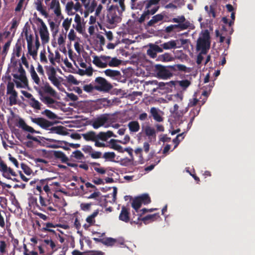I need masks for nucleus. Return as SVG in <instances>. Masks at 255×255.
<instances>
[{
    "instance_id": "1",
    "label": "nucleus",
    "mask_w": 255,
    "mask_h": 255,
    "mask_svg": "<svg viewBox=\"0 0 255 255\" xmlns=\"http://www.w3.org/2000/svg\"><path fill=\"white\" fill-rule=\"evenodd\" d=\"M29 72L34 84L33 88L38 93L40 100L48 107L56 109L59 103L53 98H59L57 92L48 82H42L33 65H31Z\"/></svg>"
},
{
    "instance_id": "2",
    "label": "nucleus",
    "mask_w": 255,
    "mask_h": 255,
    "mask_svg": "<svg viewBox=\"0 0 255 255\" xmlns=\"http://www.w3.org/2000/svg\"><path fill=\"white\" fill-rule=\"evenodd\" d=\"M21 62L11 59V62L8 67V71L13 77V81L15 84L16 87L18 89H26L28 86V79L26 71L22 67L24 65L26 68L30 69L27 58L23 54L21 57Z\"/></svg>"
},
{
    "instance_id": "3",
    "label": "nucleus",
    "mask_w": 255,
    "mask_h": 255,
    "mask_svg": "<svg viewBox=\"0 0 255 255\" xmlns=\"http://www.w3.org/2000/svg\"><path fill=\"white\" fill-rule=\"evenodd\" d=\"M112 0H102L101 1L103 3L107 4V9L109 11V13L107 14L106 19L104 20L103 23H100L97 22V24H92L88 28V32L92 35L94 34L96 30H98V26H99L101 29L105 31V33L109 40L112 39V16L111 11L112 10V5L110 4Z\"/></svg>"
},
{
    "instance_id": "4",
    "label": "nucleus",
    "mask_w": 255,
    "mask_h": 255,
    "mask_svg": "<svg viewBox=\"0 0 255 255\" xmlns=\"http://www.w3.org/2000/svg\"><path fill=\"white\" fill-rule=\"evenodd\" d=\"M210 36L208 30H204L197 41L196 49L206 54L210 48Z\"/></svg>"
},
{
    "instance_id": "5",
    "label": "nucleus",
    "mask_w": 255,
    "mask_h": 255,
    "mask_svg": "<svg viewBox=\"0 0 255 255\" xmlns=\"http://www.w3.org/2000/svg\"><path fill=\"white\" fill-rule=\"evenodd\" d=\"M112 124V117L110 115L104 114L91 121V125L95 129L101 127H109Z\"/></svg>"
},
{
    "instance_id": "6",
    "label": "nucleus",
    "mask_w": 255,
    "mask_h": 255,
    "mask_svg": "<svg viewBox=\"0 0 255 255\" xmlns=\"http://www.w3.org/2000/svg\"><path fill=\"white\" fill-rule=\"evenodd\" d=\"M14 82H8L6 86V95L9 105L13 106L17 103L18 94L14 89Z\"/></svg>"
},
{
    "instance_id": "7",
    "label": "nucleus",
    "mask_w": 255,
    "mask_h": 255,
    "mask_svg": "<svg viewBox=\"0 0 255 255\" xmlns=\"http://www.w3.org/2000/svg\"><path fill=\"white\" fill-rule=\"evenodd\" d=\"M155 72L157 76L162 79H167L173 76V73L169 66H164L160 64L155 66Z\"/></svg>"
},
{
    "instance_id": "8",
    "label": "nucleus",
    "mask_w": 255,
    "mask_h": 255,
    "mask_svg": "<svg viewBox=\"0 0 255 255\" xmlns=\"http://www.w3.org/2000/svg\"><path fill=\"white\" fill-rule=\"evenodd\" d=\"M65 10L69 16L75 15L78 11L82 14V5L80 2L74 3L73 1L70 0L66 3Z\"/></svg>"
},
{
    "instance_id": "9",
    "label": "nucleus",
    "mask_w": 255,
    "mask_h": 255,
    "mask_svg": "<svg viewBox=\"0 0 255 255\" xmlns=\"http://www.w3.org/2000/svg\"><path fill=\"white\" fill-rule=\"evenodd\" d=\"M151 202L150 198L148 194H143L135 197L132 201L131 207L135 211L138 212L142 204H148Z\"/></svg>"
},
{
    "instance_id": "10",
    "label": "nucleus",
    "mask_w": 255,
    "mask_h": 255,
    "mask_svg": "<svg viewBox=\"0 0 255 255\" xmlns=\"http://www.w3.org/2000/svg\"><path fill=\"white\" fill-rule=\"evenodd\" d=\"M36 20L39 23L38 28L41 42L43 44L47 43L49 41V33L47 27L40 18H37Z\"/></svg>"
},
{
    "instance_id": "11",
    "label": "nucleus",
    "mask_w": 255,
    "mask_h": 255,
    "mask_svg": "<svg viewBox=\"0 0 255 255\" xmlns=\"http://www.w3.org/2000/svg\"><path fill=\"white\" fill-rule=\"evenodd\" d=\"M35 194L39 195V204L42 207H46L51 204V196H45L42 190V186H36Z\"/></svg>"
},
{
    "instance_id": "12",
    "label": "nucleus",
    "mask_w": 255,
    "mask_h": 255,
    "mask_svg": "<svg viewBox=\"0 0 255 255\" xmlns=\"http://www.w3.org/2000/svg\"><path fill=\"white\" fill-rule=\"evenodd\" d=\"M160 0H145L140 1L138 2H136L131 4V8L132 9L141 10L144 5L145 9L150 8L152 6H158Z\"/></svg>"
},
{
    "instance_id": "13",
    "label": "nucleus",
    "mask_w": 255,
    "mask_h": 255,
    "mask_svg": "<svg viewBox=\"0 0 255 255\" xmlns=\"http://www.w3.org/2000/svg\"><path fill=\"white\" fill-rule=\"evenodd\" d=\"M57 33H53V37L55 43L58 47L61 49V51L64 52H66V49L65 47V43L67 37V33L64 30L60 31L58 34Z\"/></svg>"
},
{
    "instance_id": "14",
    "label": "nucleus",
    "mask_w": 255,
    "mask_h": 255,
    "mask_svg": "<svg viewBox=\"0 0 255 255\" xmlns=\"http://www.w3.org/2000/svg\"><path fill=\"white\" fill-rule=\"evenodd\" d=\"M93 63L99 68H104L108 65L112 66V59L110 56H94Z\"/></svg>"
},
{
    "instance_id": "15",
    "label": "nucleus",
    "mask_w": 255,
    "mask_h": 255,
    "mask_svg": "<svg viewBox=\"0 0 255 255\" xmlns=\"http://www.w3.org/2000/svg\"><path fill=\"white\" fill-rule=\"evenodd\" d=\"M46 4L49 12H52L58 18L62 16L61 8L59 0H51Z\"/></svg>"
},
{
    "instance_id": "16",
    "label": "nucleus",
    "mask_w": 255,
    "mask_h": 255,
    "mask_svg": "<svg viewBox=\"0 0 255 255\" xmlns=\"http://www.w3.org/2000/svg\"><path fill=\"white\" fill-rule=\"evenodd\" d=\"M74 24H73V29H74L80 34H83L85 30L86 22L79 14L74 15Z\"/></svg>"
},
{
    "instance_id": "17",
    "label": "nucleus",
    "mask_w": 255,
    "mask_h": 255,
    "mask_svg": "<svg viewBox=\"0 0 255 255\" xmlns=\"http://www.w3.org/2000/svg\"><path fill=\"white\" fill-rule=\"evenodd\" d=\"M95 89L99 91L107 92L111 88V85L105 79L99 77L95 79Z\"/></svg>"
},
{
    "instance_id": "18",
    "label": "nucleus",
    "mask_w": 255,
    "mask_h": 255,
    "mask_svg": "<svg viewBox=\"0 0 255 255\" xmlns=\"http://www.w3.org/2000/svg\"><path fill=\"white\" fill-rule=\"evenodd\" d=\"M0 172L2 176L7 179H11V176H16V172L10 167L7 165L3 161L0 164Z\"/></svg>"
},
{
    "instance_id": "19",
    "label": "nucleus",
    "mask_w": 255,
    "mask_h": 255,
    "mask_svg": "<svg viewBox=\"0 0 255 255\" xmlns=\"http://www.w3.org/2000/svg\"><path fill=\"white\" fill-rule=\"evenodd\" d=\"M125 0H119V5L118 3L116 5L113 4V13L114 12L116 14V11L118 12V14L121 15L123 11L125 9V6L124 4ZM121 20V18L119 16H114L113 15V24L114 22H119Z\"/></svg>"
},
{
    "instance_id": "20",
    "label": "nucleus",
    "mask_w": 255,
    "mask_h": 255,
    "mask_svg": "<svg viewBox=\"0 0 255 255\" xmlns=\"http://www.w3.org/2000/svg\"><path fill=\"white\" fill-rule=\"evenodd\" d=\"M168 22H172L177 23V24H180L184 26L180 28V30H185L190 27L191 23L189 21L186 19L185 16L183 15L178 16L177 17L173 18L167 21Z\"/></svg>"
},
{
    "instance_id": "21",
    "label": "nucleus",
    "mask_w": 255,
    "mask_h": 255,
    "mask_svg": "<svg viewBox=\"0 0 255 255\" xmlns=\"http://www.w3.org/2000/svg\"><path fill=\"white\" fill-rule=\"evenodd\" d=\"M40 46V43L38 39L34 43L27 45V57L28 55L32 57L34 60H36L37 57V52Z\"/></svg>"
},
{
    "instance_id": "22",
    "label": "nucleus",
    "mask_w": 255,
    "mask_h": 255,
    "mask_svg": "<svg viewBox=\"0 0 255 255\" xmlns=\"http://www.w3.org/2000/svg\"><path fill=\"white\" fill-rule=\"evenodd\" d=\"M149 48L147 49L146 53L151 58H155L157 56V53L162 52V50L160 46L156 44L149 43L148 44Z\"/></svg>"
},
{
    "instance_id": "23",
    "label": "nucleus",
    "mask_w": 255,
    "mask_h": 255,
    "mask_svg": "<svg viewBox=\"0 0 255 255\" xmlns=\"http://www.w3.org/2000/svg\"><path fill=\"white\" fill-rule=\"evenodd\" d=\"M94 235H97V237L93 238V240L97 242H102L107 245H111L112 244V238H106L105 233H100L97 232H93Z\"/></svg>"
},
{
    "instance_id": "24",
    "label": "nucleus",
    "mask_w": 255,
    "mask_h": 255,
    "mask_svg": "<svg viewBox=\"0 0 255 255\" xmlns=\"http://www.w3.org/2000/svg\"><path fill=\"white\" fill-rule=\"evenodd\" d=\"M159 8V6H154L151 9H146L139 18L138 21L140 23H142L146 18H149V15L154 14L158 10Z\"/></svg>"
},
{
    "instance_id": "25",
    "label": "nucleus",
    "mask_w": 255,
    "mask_h": 255,
    "mask_svg": "<svg viewBox=\"0 0 255 255\" xmlns=\"http://www.w3.org/2000/svg\"><path fill=\"white\" fill-rule=\"evenodd\" d=\"M43 0H35L34 5L36 9L45 18L49 16L46 7L43 4Z\"/></svg>"
},
{
    "instance_id": "26",
    "label": "nucleus",
    "mask_w": 255,
    "mask_h": 255,
    "mask_svg": "<svg viewBox=\"0 0 255 255\" xmlns=\"http://www.w3.org/2000/svg\"><path fill=\"white\" fill-rule=\"evenodd\" d=\"M50 180V178H47L46 179H42L40 181L39 184L36 185L42 186V190L43 192H45L47 196H51V194L53 192V188L52 187H50L49 185L45 183V182Z\"/></svg>"
},
{
    "instance_id": "27",
    "label": "nucleus",
    "mask_w": 255,
    "mask_h": 255,
    "mask_svg": "<svg viewBox=\"0 0 255 255\" xmlns=\"http://www.w3.org/2000/svg\"><path fill=\"white\" fill-rule=\"evenodd\" d=\"M162 112L158 108L152 107L150 110V118L152 117L153 119L157 122H162L163 121V118L161 115Z\"/></svg>"
},
{
    "instance_id": "28",
    "label": "nucleus",
    "mask_w": 255,
    "mask_h": 255,
    "mask_svg": "<svg viewBox=\"0 0 255 255\" xmlns=\"http://www.w3.org/2000/svg\"><path fill=\"white\" fill-rule=\"evenodd\" d=\"M17 126L25 131L30 133H40L39 131L35 130L33 128L27 125L22 119H19Z\"/></svg>"
},
{
    "instance_id": "29",
    "label": "nucleus",
    "mask_w": 255,
    "mask_h": 255,
    "mask_svg": "<svg viewBox=\"0 0 255 255\" xmlns=\"http://www.w3.org/2000/svg\"><path fill=\"white\" fill-rule=\"evenodd\" d=\"M220 6L216 3H212L210 5V9L208 14L210 17L215 18L220 14Z\"/></svg>"
},
{
    "instance_id": "30",
    "label": "nucleus",
    "mask_w": 255,
    "mask_h": 255,
    "mask_svg": "<svg viewBox=\"0 0 255 255\" xmlns=\"http://www.w3.org/2000/svg\"><path fill=\"white\" fill-rule=\"evenodd\" d=\"M178 40H171L168 42H165L162 44H160V47L162 51L164 50H170L172 49H175L179 48L180 46L177 45V42Z\"/></svg>"
},
{
    "instance_id": "31",
    "label": "nucleus",
    "mask_w": 255,
    "mask_h": 255,
    "mask_svg": "<svg viewBox=\"0 0 255 255\" xmlns=\"http://www.w3.org/2000/svg\"><path fill=\"white\" fill-rule=\"evenodd\" d=\"M119 219L120 220L126 223H128L130 221L129 212L128 208L125 206L122 207L121 213L119 215Z\"/></svg>"
},
{
    "instance_id": "32",
    "label": "nucleus",
    "mask_w": 255,
    "mask_h": 255,
    "mask_svg": "<svg viewBox=\"0 0 255 255\" xmlns=\"http://www.w3.org/2000/svg\"><path fill=\"white\" fill-rule=\"evenodd\" d=\"M183 26V25H181L180 24H170L164 27V29L163 30V31L164 33L167 34L176 33L181 31V30L180 29V28H182Z\"/></svg>"
},
{
    "instance_id": "33",
    "label": "nucleus",
    "mask_w": 255,
    "mask_h": 255,
    "mask_svg": "<svg viewBox=\"0 0 255 255\" xmlns=\"http://www.w3.org/2000/svg\"><path fill=\"white\" fill-rule=\"evenodd\" d=\"M164 18V14L162 13L157 14L152 17V18L147 22V26H152L158 22L161 21Z\"/></svg>"
},
{
    "instance_id": "34",
    "label": "nucleus",
    "mask_w": 255,
    "mask_h": 255,
    "mask_svg": "<svg viewBox=\"0 0 255 255\" xmlns=\"http://www.w3.org/2000/svg\"><path fill=\"white\" fill-rule=\"evenodd\" d=\"M148 212V209L146 208H143L141 210H138V212H136L137 213V219H136L135 221L134 219L133 220V221L135 222V224L139 225V226H141L142 224V222H141V216L144 215L145 213Z\"/></svg>"
},
{
    "instance_id": "35",
    "label": "nucleus",
    "mask_w": 255,
    "mask_h": 255,
    "mask_svg": "<svg viewBox=\"0 0 255 255\" xmlns=\"http://www.w3.org/2000/svg\"><path fill=\"white\" fill-rule=\"evenodd\" d=\"M129 130L132 132H137L140 129V126L137 121H131L128 124Z\"/></svg>"
},
{
    "instance_id": "36",
    "label": "nucleus",
    "mask_w": 255,
    "mask_h": 255,
    "mask_svg": "<svg viewBox=\"0 0 255 255\" xmlns=\"http://www.w3.org/2000/svg\"><path fill=\"white\" fill-rule=\"evenodd\" d=\"M68 40L70 41H80V38L77 36L76 32L74 29H71L67 35Z\"/></svg>"
},
{
    "instance_id": "37",
    "label": "nucleus",
    "mask_w": 255,
    "mask_h": 255,
    "mask_svg": "<svg viewBox=\"0 0 255 255\" xmlns=\"http://www.w3.org/2000/svg\"><path fill=\"white\" fill-rule=\"evenodd\" d=\"M170 68L172 71V73L177 71L180 72H186L187 70V67L183 64H175L172 66H170Z\"/></svg>"
},
{
    "instance_id": "38",
    "label": "nucleus",
    "mask_w": 255,
    "mask_h": 255,
    "mask_svg": "<svg viewBox=\"0 0 255 255\" xmlns=\"http://www.w3.org/2000/svg\"><path fill=\"white\" fill-rule=\"evenodd\" d=\"M83 138L86 140L96 141L97 135L95 132L89 131L82 134Z\"/></svg>"
},
{
    "instance_id": "39",
    "label": "nucleus",
    "mask_w": 255,
    "mask_h": 255,
    "mask_svg": "<svg viewBox=\"0 0 255 255\" xmlns=\"http://www.w3.org/2000/svg\"><path fill=\"white\" fill-rule=\"evenodd\" d=\"M160 216L158 213H155L152 215H148L145 217L141 218V222H143L144 224H146L147 221H153L159 218Z\"/></svg>"
},
{
    "instance_id": "40",
    "label": "nucleus",
    "mask_w": 255,
    "mask_h": 255,
    "mask_svg": "<svg viewBox=\"0 0 255 255\" xmlns=\"http://www.w3.org/2000/svg\"><path fill=\"white\" fill-rule=\"evenodd\" d=\"M49 81L51 82V83L56 87L59 91H63L64 89L62 87L61 82L56 77V76L50 79Z\"/></svg>"
},
{
    "instance_id": "41",
    "label": "nucleus",
    "mask_w": 255,
    "mask_h": 255,
    "mask_svg": "<svg viewBox=\"0 0 255 255\" xmlns=\"http://www.w3.org/2000/svg\"><path fill=\"white\" fill-rule=\"evenodd\" d=\"M11 43V39L8 40L3 45L1 52V56L4 58L7 55Z\"/></svg>"
},
{
    "instance_id": "42",
    "label": "nucleus",
    "mask_w": 255,
    "mask_h": 255,
    "mask_svg": "<svg viewBox=\"0 0 255 255\" xmlns=\"http://www.w3.org/2000/svg\"><path fill=\"white\" fill-rule=\"evenodd\" d=\"M144 132L146 135L148 137L153 136L154 138L156 137V131L155 129L149 126L145 127Z\"/></svg>"
},
{
    "instance_id": "43",
    "label": "nucleus",
    "mask_w": 255,
    "mask_h": 255,
    "mask_svg": "<svg viewBox=\"0 0 255 255\" xmlns=\"http://www.w3.org/2000/svg\"><path fill=\"white\" fill-rule=\"evenodd\" d=\"M29 104L33 109L39 110L41 109L42 104L35 98L30 99Z\"/></svg>"
},
{
    "instance_id": "44",
    "label": "nucleus",
    "mask_w": 255,
    "mask_h": 255,
    "mask_svg": "<svg viewBox=\"0 0 255 255\" xmlns=\"http://www.w3.org/2000/svg\"><path fill=\"white\" fill-rule=\"evenodd\" d=\"M158 59L163 62H168L173 60V58L172 55L168 53H165L163 54L160 55L158 57Z\"/></svg>"
},
{
    "instance_id": "45",
    "label": "nucleus",
    "mask_w": 255,
    "mask_h": 255,
    "mask_svg": "<svg viewBox=\"0 0 255 255\" xmlns=\"http://www.w3.org/2000/svg\"><path fill=\"white\" fill-rule=\"evenodd\" d=\"M41 114L50 120H55L57 118V116L49 110H44Z\"/></svg>"
},
{
    "instance_id": "46",
    "label": "nucleus",
    "mask_w": 255,
    "mask_h": 255,
    "mask_svg": "<svg viewBox=\"0 0 255 255\" xmlns=\"http://www.w3.org/2000/svg\"><path fill=\"white\" fill-rule=\"evenodd\" d=\"M151 84L157 85L156 88H154L153 89V92H155L156 89H160L161 90H165L166 85H167V83H165L164 82H158L156 80L152 81Z\"/></svg>"
},
{
    "instance_id": "47",
    "label": "nucleus",
    "mask_w": 255,
    "mask_h": 255,
    "mask_svg": "<svg viewBox=\"0 0 255 255\" xmlns=\"http://www.w3.org/2000/svg\"><path fill=\"white\" fill-rule=\"evenodd\" d=\"M51 131L58 134L65 135L66 133L64 128L61 126L53 127L51 128Z\"/></svg>"
},
{
    "instance_id": "48",
    "label": "nucleus",
    "mask_w": 255,
    "mask_h": 255,
    "mask_svg": "<svg viewBox=\"0 0 255 255\" xmlns=\"http://www.w3.org/2000/svg\"><path fill=\"white\" fill-rule=\"evenodd\" d=\"M65 78L67 82L70 84L77 85L79 83V82L72 75L65 76Z\"/></svg>"
},
{
    "instance_id": "49",
    "label": "nucleus",
    "mask_w": 255,
    "mask_h": 255,
    "mask_svg": "<svg viewBox=\"0 0 255 255\" xmlns=\"http://www.w3.org/2000/svg\"><path fill=\"white\" fill-rule=\"evenodd\" d=\"M71 22L72 18H66L63 20L62 23V27L64 28L65 30V32L66 33L71 26Z\"/></svg>"
},
{
    "instance_id": "50",
    "label": "nucleus",
    "mask_w": 255,
    "mask_h": 255,
    "mask_svg": "<svg viewBox=\"0 0 255 255\" xmlns=\"http://www.w3.org/2000/svg\"><path fill=\"white\" fill-rule=\"evenodd\" d=\"M118 140L113 139V149L117 150L120 153H124V149L120 145L116 143Z\"/></svg>"
},
{
    "instance_id": "51",
    "label": "nucleus",
    "mask_w": 255,
    "mask_h": 255,
    "mask_svg": "<svg viewBox=\"0 0 255 255\" xmlns=\"http://www.w3.org/2000/svg\"><path fill=\"white\" fill-rule=\"evenodd\" d=\"M95 4L93 2L91 6L89 5L87 7V8L85 11H82V13L84 14V18H86L88 16L90 12H92L94 10Z\"/></svg>"
},
{
    "instance_id": "52",
    "label": "nucleus",
    "mask_w": 255,
    "mask_h": 255,
    "mask_svg": "<svg viewBox=\"0 0 255 255\" xmlns=\"http://www.w3.org/2000/svg\"><path fill=\"white\" fill-rule=\"evenodd\" d=\"M111 136L112 132L110 131H109L107 133L101 132L99 135V138L103 141H105L108 140V139L110 138Z\"/></svg>"
},
{
    "instance_id": "53",
    "label": "nucleus",
    "mask_w": 255,
    "mask_h": 255,
    "mask_svg": "<svg viewBox=\"0 0 255 255\" xmlns=\"http://www.w3.org/2000/svg\"><path fill=\"white\" fill-rule=\"evenodd\" d=\"M45 50H41L40 53V60L42 64H46L48 62Z\"/></svg>"
},
{
    "instance_id": "54",
    "label": "nucleus",
    "mask_w": 255,
    "mask_h": 255,
    "mask_svg": "<svg viewBox=\"0 0 255 255\" xmlns=\"http://www.w3.org/2000/svg\"><path fill=\"white\" fill-rule=\"evenodd\" d=\"M49 25L52 34L58 32V26L56 23L53 21H49Z\"/></svg>"
},
{
    "instance_id": "55",
    "label": "nucleus",
    "mask_w": 255,
    "mask_h": 255,
    "mask_svg": "<svg viewBox=\"0 0 255 255\" xmlns=\"http://www.w3.org/2000/svg\"><path fill=\"white\" fill-rule=\"evenodd\" d=\"M18 22L17 21L16 19H12L11 22V26L10 27V32H12V33L14 34L15 32L16 29L18 26Z\"/></svg>"
},
{
    "instance_id": "56",
    "label": "nucleus",
    "mask_w": 255,
    "mask_h": 255,
    "mask_svg": "<svg viewBox=\"0 0 255 255\" xmlns=\"http://www.w3.org/2000/svg\"><path fill=\"white\" fill-rule=\"evenodd\" d=\"M117 55L120 58H123V57H127L129 55L128 52L125 51L123 48H120L117 50Z\"/></svg>"
},
{
    "instance_id": "57",
    "label": "nucleus",
    "mask_w": 255,
    "mask_h": 255,
    "mask_svg": "<svg viewBox=\"0 0 255 255\" xmlns=\"http://www.w3.org/2000/svg\"><path fill=\"white\" fill-rule=\"evenodd\" d=\"M200 107H197L192 109L190 112V115L191 117L195 118L197 116L200 112Z\"/></svg>"
},
{
    "instance_id": "58",
    "label": "nucleus",
    "mask_w": 255,
    "mask_h": 255,
    "mask_svg": "<svg viewBox=\"0 0 255 255\" xmlns=\"http://www.w3.org/2000/svg\"><path fill=\"white\" fill-rule=\"evenodd\" d=\"M22 51V47L20 44H16L14 50V53L17 57H20L21 52Z\"/></svg>"
},
{
    "instance_id": "59",
    "label": "nucleus",
    "mask_w": 255,
    "mask_h": 255,
    "mask_svg": "<svg viewBox=\"0 0 255 255\" xmlns=\"http://www.w3.org/2000/svg\"><path fill=\"white\" fill-rule=\"evenodd\" d=\"M21 168L22 169L23 172L27 175H30L32 173V171L31 169L28 167L26 165L24 164H21Z\"/></svg>"
},
{
    "instance_id": "60",
    "label": "nucleus",
    "mask_w": 255,
    "mask_h": 255,
    "mask_svg": "<svg viewBox=\"0 0 255 255\" xmlns=\"http://www.w3.org/2000/svg\"><path fill=\"white\" fill-rule=\"evenodd\" d=\"M9 31H6L0 33V42H2L3 40L7 38L10 35Z\"/></svg>"
},
{
    "instance_id": "61",
    "label": "nucleus",
    "mask_w": 255,
    "mask_h": 255,
    "mask_svg": "<svg viewBox=\"0 0 255 255\" xmlns=\"http://www.w3.org/2000/svg\"><path fill=\"white\" fill-rule=\"evenodd\" d=\"M47 76L49 80L56 76V71L54 68H49L47 71Z\"/></svg>"
},
{
    "instance_id": "62",
    "label": "nucleus",
    "mask_w": 255,
    "mask_h": 255,
    "mask_svg": "<svg viewBox=\"0 0 255 255\" xmlns=\"http://www.w3.org/2000/svg\"><path fill=\"white\" fill-rule=\"evenodd\" d=\"M179 85L183 89H186L190 85V82L188 80H181L179 81Z\"/></svg>"
},
{
    "instance_id": "63",
    "label": "nucleus",
    "mask_w": 255,
    "mask_h": 255,
    "mask_svg": "<svg viewBox=\"0 0 255 255\" xmlns=\"http://www.w3.org/2000/svg\"><path fill=\"white\" fill-rule=\"evenodd\" d=\"M124 244H125V241L123 238H120L118 240L113 238V246H114V245L123 246V245H124Z\"/></svg>"
},
{
    "instance_id": "64",
    "label": "nucleus",
    "mask_w": 255,
    "mask_h": 255,
    "mask_svg": "<svg viewBox=\"0 0 255 255\" xmlns=\"http://www.w3.org/2000/svg\"><path fill=\"white\" fill-rule=\"evenodd\" d=\"M72 156L77 159H82L83 157V153L80 150H76L73 152Z\"/></svg>"
}]
</instances>
